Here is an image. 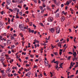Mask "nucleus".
<instances>
[{
	"label": "nucleus",
	"instance_id": "72a5a7b5",
	"mask_svg": "<svg viewBox=\"0 0 78 78\" xmlns=\"http://www.w3.org/2000/svg\"><path fill=\"white\" fill-rule=\"evenodd\" d=\"M4 12V11H2V12H1L0 13L2 15H3V13Z\"/></svg>",
	"mask_w": 78,
	"mask_h": 78
},
{
	"label": "nucleus",
	"instance_id": "9b49d317",
	"mask_svg": "<svg viewBox=\"0 0 78 78\" xmlns=\"http://www.w3.org/2000/svg\"><path fill=\"white\" fill-rule=\"evenodd\" d=\"M14 10L15 11H16L17 12H19V9L15 8L14 9Z\"/></svg>",
	"mask_w": 78,
	"mask_h": 78
},
{
	"label": "nucleus",
	"instance_id": "a18cd8bd",
	"mask_svg": "<svg viewBox=\"0 0 78 78\" xmlns=\"http://www.w3.org/2000/svg\"><path fill=\"white\" fill-rule=\"evenodd\" d=\"M13 20H14V18H12V19L11 22H13Z\"/></svg>",
	"mask_w": 78,
	"mask_h": 78
},
{
	"label": "nucleus",
	"instance_id": "4468645a",
	"mask_svg": "<svg viewBox=\"0 0 78 78\" xmlns=\"http://www.w3.org/2000/svg\"><path fill=\"white\" fill-rule=\"evenodd\" d=\"M11 40H13L14 39H15V38H14V37L12 35H11Z\"/></svg>",
	"mask_w": 78,
	"mask_h": 78
},
{
	"label": "nucleus",
	"instance_id": "f704fd0d",
	"mask_svg": "<svg viewBox=\"0 0 78 78\" xmlns=\"http://www.w3.org/2000/svg\"><path fill=\"white\" fill-rule=\"evenodd\" d=\"M19 14L20 15H21V16H22V12H19Z\"/></svg>",
	"mask_w": 78,
	"mask_h": 78
},
{
	"label": "nucleus",
	"instance_id": "1a4fd4ad",
	"mask_svg": "<svg viewBox=\"0 0 78 78\" xmlns=\"http://www.w3.org/2000/svg\"><path fill=\"white\" fill-rule=\"evenodd\" d=\"M61 42L60 41L58 43V47H60V48H61Z\"/></svg>",
	"mask_w": 78,
	"mask_h": 78
},
{
	"label": "nucleus",
	"instance_id": "bb28decb",
	"mask_svg": "<svg viewBox=\"0 0 78 78\" xmlns=\"http://www.w3.org/2000/svg\"><path fill=\"white\" fill-rule=\"evenodd\" d=\"M55 17H59V13H57L55 15Z\"/></svg>",
	"mask_w": 78,
	"mask_h": 78
},
{
	"label": "nucleus",
	"instance_id": "e2e57ef3",
	"mask_svg": "<svg viewBox=\"0 0 78 78\" xmlns=\"http://www.w3.org/2000/svg\"><path fill=\"white\" fill-rule=\"evenodd\" d=\"M36 33H37V31H35L34 33V34H36Z\"/></svg>",
	"mask_w": 78,
	"mask_h": 78
},
{
	"label": "nucleus",
	"instance_id": "f257e3e1",
	"mask_svg": "<svg viewBox=\"0 0 78 78\" xmlns=\"http://www.w3.org/2000/svg\"><path fill=\"white\" fill-rule=\"evenodd\" d=\"M19 27L22 31H25V29H28V28H27L26 27H25V25L24 24L20 25Z\"/></svg>",
	"mask_w": 78,
	"mask_h": 78
},
{
	"label": "nucleus",
	"instance_id": "6ab92c4d",
	"mask_svg": "<svg viewBox=\"0 0 78 78\" xmlns=\"http://www.w3.org/2000/svg\"><path fill=\"white\" fill-rule=\"evenodd\" d=\"M39 8L41 9V10H43V7L42 6H39Z\"/></svg>",
	"mask_w": 78,
	"mask_h": 78
},
{
	"label": "nucleus",
	"instance_id": "864d4df0",
	"mask_svg": "<svg viewBox=\"0 0 78 78\" xmlns=\"http://www.w3.org/2000/svg\"><path fill=\"white\" fill-rule=\"evenodd\" d=\"M11 21V19H9V18L8 19V22H9Z\"/></svg>",
	"mask_w": 78,
	"mask_h": 78
},
{
	"label": "nucleus",
	"instance_id": "ea45409f",
	"mask_svg": "<svg viewBox=\"0 0 78 78\" xmlns=\"http://www.w3.org/2000/svg\"><path fill=\"white\" fill-rule=\"evenodd\" d=\"M33 0L35 3H37V0Z\"/></svg>",
	"mask_w": 78,
	"mask_h": 78
},
{
	"label": "nucleus",
	"instance_id": "5701e85b",
	"mask_svg": "<svg viewBox=\"0 0 78 78\" xmlns=\"http://www.w3.org/2000/svg\"><path fill=\"white\" fill-rule=\"evenodd\" d=\"M4 71H5L3 69V70H1L0 72L1 73H5Z\"/></svg>",
	"mask_w": 78,
	"mask_h": 78
},
{
	"label": "nucleus",
	"instance_id": "412c9836",
	"mask_svg": "<svg viewBox=\"0 0 78 78\" xmlns=\"http://www.w3.org/2000/svg\"><path fill=\"white\" fill-rule=\"evenodd\" d=\"M20 36L21 37H23V34H22V33L20 34Z\"/></svg>",
	"mask_w": 78,
	"mask_h": 78
},
{
	"label": "nucleus",
	"instance_id": "052dcab7",
	"mask_svg": "<svg viewBox=\"0 0 78 78\" xmlns=\"http://www.w3.org/2000/svg\"><path fill=\"white\" fill-rule=\"evenodd\" d=\"M63 64V63H61L60 65L59 66H62V65Z\"/></svg>",
	"mask_w": 78,
	"mask_h": 78
},
{
	"label": "nucleus",
	"instance_id": "4c0bfd02",
	"mask_svg": "<svg viewBox=\"0 0 78 78\" xmlns=\"http://www.w3.org/2000/svg\"><path fill=\"white\" fill-rule=\"evenodd\" d=\"M34 68H37V66L36 65H34Z\"/></svg>",
	"mask_w": 78,
	"mask_h": 78
},
{
	"label": "nucleus",
	"instance_id": "4d7b16f0",
	"mask_svg": "<svg viewBox=\"0 0 78 78\" xmlns=\"http://www.w3.org/2000/svg\"><path fill=\"white\" fill-rule=\"evenodd\" d=\"M68 2L69 3H71V2H72V0H70L69 1H68Z\"/></svg>",
	"mask_w": 78,
	"mask_h": 78
},
{
	"label": "nucleus",
	"instance_id": "0e129e2a",
	"mask_svg": "<svg viewBox=\"0 0 78 78\" xmlns=\"http://www.w3.org/2000/svg\"><path fill=\"white\" fill-rule=\"evenodd\" d=\"M40 25H41L42 27H44V24H43L42 23H40Z\"/></svg>",
	"mask_w": 78,
	"mask_h": 78
},
{
	"label": "nucleus",
	"instance_id": "473e14b6",
	"mask_svg": "<svg viewBox=\"0 0 78 78\" xmlns=\"http://www.w3.org/2000/svg\"><path fill=\"white\" fill-rule=\"evenodd\" d=\"M16 19H19V18H20V17H19V16H18L17 15L16 16Z\"/></svg>",
	"mask_w": 78,
	"mask_h": 78
},
{
	"label": "nucleus",
	"instance_id": "774afa93",
	"mask_svg": "<svg viewBox=\"0 0 78 78\" xmlns=\"http://www.w3.org/2000/svg\"><path fill=\"white\" fill-rule=\"evenodd\" d=\"M59 42V40H57L55 41V42Z\"/></svg>",
	"mask_w": 78,
	"mask_h": 78
},
{
	"label": "nucleus",
	"instance_id": "bf43d9fd",
	"mask_svg": "<svg viewBox=\"0 0 78 78\" xmlns=\"http://www.w3.org/2000/svg\"><path fill=\"white\" fill-rule=\"evenodd\" d=\"M7 74H8V76L9 77H10V74H9V73H7Z\"/></svg>",
	"mask_w": 78,
	"mask_h": 78
},
{
	"label": "nucleus",
	"instance_id": "4be33fe9",
	"mask_svg": "<svg viewBox=\"0 0 78 78\" xmlns=\"http://www.w3.org/2000/svg\"><path fill=\"white\" fill-rule=\"evenodd\" d=\"M2 78H5V74H4V73H2Z\"/></svg>",
	"mask_w": 78,
	"mask_h": 78
},
{
	"label": "nucleus",
	"instance_id": "37998d69",
	"mask_svg": "<svg viewBox=\"0 0 78 78\" xmlns=\"http://www.w3.org/2000/svg\"><path fill=\"white\" fill-rule=\"evenodd\" d=\"M48 16V15L47 14H45L44 15V17H45V16Z\"/></svg>",
	"mask_w": 78,
	"mask_h": 78
},
{
	"label": "nucleus",
	"instance_id": "8fccbe9b",
	"mask_svg": "<svg viewBox=\"0 0 78 78\" xmlns=\"http://www.w3.org/2000/svg\"><path fill=\"white\" fill-rule=\"evenodd\" d=\"M11 51H8V53L9 54H11Z\"/></svg>",
	"mask_w": 78,
	"mask_h": 78
},
{
	"label": "nucleus",
	"instance_id": "79ce46f5",
	"mask_svg": "<svg viewBox=\"0 0 78 78\" xmlns=\"http://www.w3.org/2000/svg\"><path fill=\"white\" fill-rule=\"evenodd\" d=\"M44 11L43 10H42L41 11V14H43V13H44Z\"/></svg>",
	"mask_w": 78,
	"mask_h": 78
},
{
	"label": "nucleus",
	"instance_id": "a19ab883",
	"mask_svg": "<svg viewBox=\"0 0 78 78\" xmlns=\"http://www.w3.org/2000/svg\"><path fill=\"white\" fill-rule=\"evenodd\" d=\"M64 14L65 16H66V15L67 14V12H65Z\"/></svg>",
	"mask_w": 78,
	"mask_h": 78
},
{
	"label": "nucleus",
	"instance_id": "f3484780",
	"mask_svg": "<svg viewBox=\"0 0 78 78\" xmlns=\"http://www.w3.org/2000/svg\"><path fill=\"white\" fill-rule=\"evenodd\" d=\"M42 6L43 8H45V7H46V5L45 4V3L44 2L42 4Z\"/></svg>",
	"mask_w": 78,
	"mask_h": 78
},
{
	"label": "nucleus",
	"instance_id": "c03bdc74",
	"mask_svg": "<svg viewBox=\"0 0 78 78\" xmlns=\"http://www.w3.org/2000/svg\"><path fill=\"white\" fill-rule=\"evenodd\" d=\"M40 76L41 78V77H42V74H40Z\"/></svg>",
	"mask_w": 78,
	"mask_h": 78
},
{
	"label": "nucleus",
	"instance_id": "aec40b11",
	"mask_svg": "<svg viewBox=\"0 0 78 78\" xmlns=\"http://www.w3.org/2000/svg\"><path fill=\"white\" fill-rule=\"evenodd\" d=\"M12 3H17V1L16 0L15 1H14V0H12Z\"/></svg>",
	"mask_w": 78,
	"mask_h": 78
},
{
	"label": "nucleus",
	"instance_id": "6e6552de",
	"mask_svg": "<svg viewBox=\"0 0 78 78\" xmlns=\"http://www.w3.org/2000/svg\"><path fill=\"white\" fill-rule=\"evenodd\" d=\"M49 30L52 33H55V29L54 28H51Z\"/></svg>",
	"mask_w": 78,
	"mask_h": 78
},
{
	"label": "nucleus",
	"instance_id": "7c9ffc66",
	"mask_svg": "<svg viewBox=\"0 0 78 78\" xmlns=\"http://www.w3.org/2000/svg\"><path fill=\"white\" fill-rule=\"evenodd\" d=\"M71 56H69L68 58H67V60H69V59H70V58H71Z\"/></svg>",
	"mask_w": 78,
	"mask_h": 78
},
{
	"label": "nucleus",
	"instance_id": "393cba45",
	"mask_svg": "<svg viewBox=\"0 0 78 78\" xmlns=\"http://www.w3.org/2000/svg\"><path fill=\"white\" fill-rule=\"evenodd\" d=\"M52 1H53V2H54L55 4H56V3H57V2H56V0H52Z\"/></svg>",
	"mask_w": 78,
	"mask_h": 78
},
{
	"label": "nucleus",
	"instance_id": "0eeeda50",
	"mask_svg": "<svg viewBox=\"0 0 78 78\" xmlns=\"http://www.w3.org/2000/svg\"><path fill=\"white\" fill-rule=\"evenodd\" d=\"M6 3L8 5H10V3H11V0H6Z\"/></svg>",
	"mask_w": 78,
	"mask_h": 78
},
{
	"label": "nucleus",
	"instance_id": "cd10ccee",
	"mask_svg": "<svg viewBox=\"0 0 78 78\" xmlns=\"http://www.w3.org/2000/svg\"><path fill=\"white\" fill-rule=\"evenodd\" d=\"M72 62H71V65L69 67V69L72 68Z\"/></svg>",
	"mask_w": 78,
	"mask_h": 78
},
{
	"label": "nucleus",
	"instance_id": "3c124183",
	"mask_svg": "<svg viewBox=\"0 0 78 78\" xmlns=\"http://www.w3.org/2000/svg\"><path fill=\"white\" fill-rule=\"evenodd\" d=\"M51 7H55V5L52 4V5H51Z\"/></svg>",
	"mask_w": 78,
	"mask_h": 78
},
{
	"label": "nucleus",
	"instance_id": "c85d7f7f",
	"mask_svg": "<svg viewBox=\"0 0 78 78\" xmlns=\"http://www.w3.org/2000/svg\"><path fill=\"white\" fill-rule=\"evenodd\" d=\"M58 11H59V9H57L55 12H54V13L55 14H56V12H58Z\"/></svg>",
	"mask_w": 78,
	"mask_h": 78
},
{
	"label": "nucleus",
	"instance_id": "423d86ee",
	"mask_svg": "<svg viewBox=\"0 0 78 78\" xmlns=\"http://www.w3.org/2000/svg\"><path fill=\"white\" fill-rule=\"evenodd\" d=\"M53 20V18L52 17H50L48 18V21L51 22H52Z\"/></svg>",
	"mask_w": 78,
	"mask_h": 78
},
{
	"label": "nucleus",
	"instance_id": "c756f323",
	"mask_svg": "<svg viewBox=\"0 0 78 78\" xmlns=\"http://www.w3.org/2000/svg\"><path fill=\"white\" fill-rule=\"evenodd\" d=\"M50 73L51 74V77H52L53 76V73H51V72H50Z\"/></svg>",
	"mask_w": 78,
	"mask_h": 78
},
{
	"label": "nucleus",
	"instance_id": "dca6fc26",
	"mask_svg": "<svg viewBox=\"0 0 78 78\" xmlns=\"http://www.w3.org/2000/svg\"><path fill=\"white\" fill-rule=\"evenodd\" d=\"M44 62H45V66H47L48 65V62H47L45 61H44Z\"/></svg>",
	"mask_w": 78,
	"mask_h": 78
},
{
	"label": "nucleus",
	"instance_id": "49530a36",
	"mask_svg": "<svg viewBox=\"0 0 78 78\" xmlns=\"http://www.w3.org/2000/svg\"><path fill=\"white\" fill-rule=\"evenodd\" d=\"M25 9L26 10H28V7H27L25 8Z\"/></svg>",
	"mask_w": 78,
	"mask_h": 78
},
{
	"label": "nucleus",
	"instance_id": "69168bd1",
	"mask_svg": "<svg viewBox=\"0 0 78 78\" xmlns=\"http://www.w3.org/2000/svg\"><path fill=\"white\" fill-rule=\"evenodd\" d=\"M33 56H34V55H30V57H31L32 58H33Z\"/></svg>",
	"mask_w": 78,
	"mask_h": 78
},
{
	"label": "nucleus",
	"instance_id": "e433bc0d",
	"mask_svg": "<svg viewBox=\"0 0 78 78\" xmlns=\"http://www.w3.org/2000/svg\"><path fill=\"white\" fill-rule=\"evenodd\" d=\"M26 67H30V65H28V64H26Z\"/></svg>",
	"mask_w": 78,
	"mask_h": 78
},
{
	"label": "nucleus",
	"instance_id": "09e8293b",
	"mask_svg": "<svg viewBox=\"0 0 78 78\" xmlns=\"http://www.w3.org/2000/svg\"><path fill=\"white\" fill-rule=\"evenodd\" d=\"M14 36H15V37H16L17 36V35L16 34H13Z\"/></svg>",
	"mask_w": 78,
	"mask_h": 78
},
{
	"label": "nucleus",
	"instance_id": "ddd939ff",
	"mask_svg": "<svg viewBox=\"0 0 78 78\" xmlns=\"http://www.w3.org/2000/svg\"><path fill=\"white\" fill-rule=\"evenodd\" d=\"M73 55L74 57H76V53L75 51L74 53H73Z\"/></svg>",
	"mask_w": 78,
	"mask_h": 78
},
{
	"label": "nucleus",
	"instance_id": "603ef678",
	"mask_svg": "<svg viewBox=\"0 0 78 78\" xmlns=\"http://www.w3.org/2000/svg\"><path fill=\"white\" fill-rule=\"evenodd\" d=\"M61 7H62V8L63 7H64V4H62L61 5Z\"/></svg>",
	"mask_w": 78,
	"mask_h": 78
},
{
	"label": "nucleus",
	"instance_id": "f03ea898",
	"mask_svg": "<svg viewBox=\"0 0 78 78\" xmlns=\"http://www.w3.org/2000/svg\"><path fill=\"white\" fill-rule=\"evenodd\" d=\"M56 32L58 34L60 33V28L59 27H57L56 29Z\"/></svg>",
	"mask_w": 78,
	"mask_h": 78
},
{
	"label": "nucleus",
	"instance_id": "9d476101",
	"mask_svg": "<svg viewBox=\"0 0 78 78\" xmlns=\"http://www.w3.org/2000/svg\"><path fill=\"white\" fill-rule=\"evenodd\" d=\"M47 9L49 11H51V9H50V6H47L46 7Z\"/></svg>",
	"mask_w": 78,
	"mask_h": 78
},
{
	"label": "nucleus",
	"instance_id": "338daca9",
	"mask_svg": "<svg viewBox=\"0 0 78 78\" xmlns=\"http://www.w3.org/2000/svg\"><path fill=\"white\" fill-rule=\"evenodd\" d=\"M10 28V26H8L7 27V29H9Z\"/></svg>",
	"mask_w": 78,
	"mask_h": 78
},
{
	"label": "nucleus",
	"instance_id": "20e7f679",
	"mask_svg": "<svg viewBox=\"0 0 78 78\" xmlns=\"http://www.w3.org/2000/svg\"><path fill=\"white\" fill-rule=\"evenodd\" d=\"M60 20L61 21V22H64V20H66V18H65L64 16H62L61 18H60Z\"/></svg>",
	"mask_w": 78,
	"mask_h": 78
},
{
	"label": "nucleus",
	"instance_id": "39448f33",
	"mask_svg": "<svg viewBox=\"0 0 78 78\" xmlns=\"http://www.w3.org/2000/svg\"><path fill=\"white\" fill-rule=\"evenodd\" d=\"M3 58V57H0V61H1V63H4L3 61H5V59H4Z\"/></svg>",
	"mask_w": 78,
	"mask_h": 78
},
{
	"label": "nucleus",
	"instance_id": "a211bd4d",
	"mask_svg": "<svg viewBox=\"0 0 78 78\" xmlns=\"http://www.w3.org/2000/svg\"><path fill=\"white\" fill-rule=\"evenodd\" d=\"M2 64L3 65V66H4V67H6L7 66V65H6L5 64V63H2Z\"/></svg>",
	"mask_w": 78,
	"mask_h": 78
},
{
	"label": "nucleus",
	"instance_id": "f8f14e48",
	"mask_svg": "<svg viewBox=\"0 0 78 78\" xmlns=\"http://www.w3.org/2000/svg\"><path fill=\"white\" fill-rule=\"evenodd\" d=\"M73 61H76L77 60V58L76 57H74V58H73Z\"/></svg>",
	"mask_w": 78,
	"mask_h": 78
},
{
	"label": "nucleus",
	"instance_id": "680f3d73",
	"mask_svg": "<svg viewBox=\"0 0 78 78\" xmlns=\"http://www.w3.org/2000/svg\"><path fill=\"white\" fill-rule=\"evenodd\" d=\"M39 61V60H38V59H35V62H37V61Z\"/></svg>",
	"mask_w": 78,
	"mask_h": 78
},
{
	"label": "nucleus",
	"instance_id": "7ed1b4c3",
	"mask_svg": "<svg viewBox=\"0 0 78 78\" xmlns=\"http://www.w3.org/2000/svg\"><path fill=\"white\" fill-rule=\"evenodd\" d=\"M5 72L7 73H9V72H11V69L8 67L7 69L6 70Z\"/></svg>",
	"mask_w": 78,
	"mask_h": 78
},
{
	"label": "nucleus",
	"instance_id": "2f4dec72",
	"mask_svg": "<svg viewBox=\"0 0 78 78\" xmlns=\"http://www.w3.org/2000/svg\"><path fill=\"white\" fill-rule=\"evenodd\" d=\"M29 12V11H27L25 12V13L26 14H28V13Z\"/></svg>",
	"mask_w": 78,
	"mask_h": 78
},
{
	"label": "nucleus",
	"instance_id": "de8ad7c7",
	"mask_svg": "<svg viewBox=\"0 0 78 78\" xmlns=\"http://www.w3.org/2000/svg\"><path fill=\"white\" fill-rule=\"evenodd\" d=\"M70 11H73V9H72V8H70Z\"/></svg>",
	"mask_w": 78,
	"mask_h": 78
},
{
	"label": "nucleus",
	"instance_id": "6e6d98bb",
	"mask_svg": "<svg viewBox=\"0 0 78 78\" xmlns=\"http://www.w3.org/2000/svg\"><path fill=\"white\" fill-rule=\"evenodd\" d=\"M11 47V48H12H12H14V47H15V46L14 45H13L12 46V47Z\"/></svg>",
	"mask_w": 78,
	"mask_h": 78
},
{
	"label": "nucleus",
	"instance_id": "b1692460",
	"mask_svg": "<svg viewBox=\"0 0 78 78\" xmlns=\"http://www.w3.org/2000/svg\"><path fill=\"white\" fill-rule=\"evenodd\" d=\"M27 74H28V75H31V73L30 72H29Z\"/></svg>",
	"mask_w": 78,
	"mask_h": 78
},
{
	"label": "nucleus",
	"instance_id": "a878e982",
	"mask_svg": "<svg viewBox=\"0 0 78 78\" xmlns=\"http://www.w3.org/2000/svg\"><path fill=\"white\" fill-rule=\"evenodd\" d=\"M54 55H55L56 56L57 55H58V52H57L54 53Z\"/></svg>",
	"mask_w": 78,
	"mask_h": 78
},
{
	"label": "nucleus",
	"instance_id": "5fc2aeb1",
	"mask_svg": "<svg viewBox=\"0 0 78 78\" xmlns=\"http://www.w3.org/2000/svg\"><path fill=\"white\" fill-rule=\"evenodd\" d=\"M67 8H68V7L67 6H66L65 7V10H67Z\"/></svg>",
	"mask_w": 78,
	"mask_h": 78
},
{
	"label": "nucleus",
	"instance_id": "2eb2a0df",
	"mask_svg": "<svg viewBox=\"0 0 78 78\" xmlns=\"http://www.w3.org/2000/svg\"><path fill=\"white\" fill-rule=\"evenodd\" d=\"M69 4H70V3H69L68 2V1H67L66 3L65 4V5H68V6H69Z\"/></svg>",
	"mask_w": 78,
	"mask_h": 78
},
{
	"label": "nucleus",
	"instance_id": "c9c22d12",
	"mask_svg": "<svg viewBox=\"0 0 78 78\" xmlns=\"http://www.w3.org/2000/svg\"><path fill=\"white\" fill-rule=\"evenodd\" d=\"M18 8H20V9H21V8H22V7H20V5H18Z\"/></svg>",
	"mask_w": 78,
	"mask_h": 78
},
{
	"label": "nucleus",
	"instance_id": "13d9d810",
	"mask_svg": "<svg viewBox=\"0 0 78 78\" xmlns=\"http://www.w3.org/2000/svg\"><path fill=\"white\" fill-rule=\"evenodd\" d=\"M51 47L52 49H53V48H54L55 47V46H51Z\"/></svg>",
	"mask_w": 78,
	"mask_h": 78
},
{
	"label": "nucleus",
	"instance_id": "58836bf2",
	"mask_svg": "<svg viewBox=\"0 0 78 78\" xmlns=\"http://www.w3.org/2000/svg\"><path fill=\"white\" fill-rule=\"evenodd\" d=\"M33 27H34V28H36V26L35 25H34V24H33Z\"/></svg>",
	"mask_w": 78,
	"mask_h": 78
}]
</instances>
